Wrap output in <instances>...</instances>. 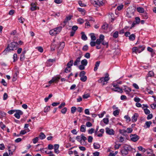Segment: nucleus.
Returning a JSON list of instances; mask_svg holds the SVG:
<instances>
[{
	"instance_id": "f257e3e1",
	"label": "nucleus",
	"mask_w": 156,
	"mask_h": 156,
	"mask_svg": "<svg viewBox=\"0 0 156 156\" xmlns=\"http://www.w3.org/2000/svg\"><path fill=\"white\" fill-rule=\"evenodd\" d=\"M19 47V44L16 42H12L9 44L6 48L5 49L3 53H6V52H9L11 51L16 50Z\"/></svg>"
},
{
	"instance_id": "f03ea898",
	"label": "nucleus",
	"mask_w": 156,
	"mask_h": 156,
	"mask_svg": "<svg viewBox=\"0 0 156 156\" xmlns=\"http://www.w3.org/2000/svg\"><path fill=\"white\" fill-rule=\"evenodd\" d=\"M135 10L132 8H129L127 9L126 16L128 18H131L134 16Z\"/></svg>"
},
{
	"instance_id": "7ed1b4c3",
	"label": "nucleus",
	"mask_w": 156,
	"mask_h": 156,
	"mask_svg": "<svg viewBox=\"0 0 156 156\" xmlns=\"http://www.w3.org/2000/svg\"><path fill=\"white\" fill-rule=\"evenodd\" d=\"M109 80V78H108V76H105V77H103L101 78L99 80H98V82L99 83H101L103 85H104L106 83L105 82H106Z\"/></svg>"
},
{
	"instance_id": "20e7f679",
	"label": "nucleus",
	"mask_w": 156,
	"mask_h": 156,
	"mask_svg": "<svg viewBox=\"0 0 156 156\" xmlns=\"http://www.w3.org/2000/svg\"><path fill=\"white\" fill-rule=\"evenodd\" d=\"M15 112L16 113L14 114V116L17 119H19L20 118V115L23 114V112L19 110H16Z\"/></svg>"
},
{
	"instance_id": "39448f33",
	"label": "nucleus",
	"mask_w": 156,
	"mask_h": 156,
	"mask_svg": "<svg viewBox=\"0 0 156 156\" xmlns=\"http://www.w3.org/2000/svg\"><path fill=\"white\" fill-rule=\"evenodd\" d=\"M104 36L102 34H101L99 37V38L97 39L95 41L96 44H100L102 41L104 39Z\"/></svg>"
},
{
	"instance_id": "423d86ee",
	"label": "nucleus",
	"mask_w": 156,
	"mask_h": 156,
	"mask_svg": "<svg viewBox=\"0 0 156 156\" xmlns=\"http://www.w3.org/2000/svg\"><path fill=\"white\" fill-rule=\"evenodd\" d=\"M131 140L133 142H136L139 138V137L136 134H131L130 135Z\"/></svg>"
},
{
	"instance_id": "0eeeda50",
	"label": "nucleus",
	"mask_w": 156,
	"mask_h": 156,
	"mask_svg": "<svg viewBox=\"0 0 156 156\" xmlns=\"http://www.w3.org/2000/svg\"><path fill=\"white\" fill-rule=\"evenodd\" d=\"M106 133L108 134L112 135H114L115 133V131L113 129H110L109 128L107 127L105 129Z\"/></svg>"
},
{
	"instance_id": "6e6552de",
	"label": "nucleus",
	"mask_w": 156,
	"mask_h": 156,
	"mask_svg": "<svg viewBox=\"0 0 156 156\" xmlns=\"http://www.w3.org/2000/svg\"><path fill=\"white\" fill-rule=\"evenodd\" d=\"M72 17L73 16L72 15L67 16L65 20L63 21V23H61V25H62L63 27H64L66 25L68 21L71 20Z\"/></svg>"
},
{
	"instance_id": "1a4fd4ad",
	"label": "nucleus",
	"mask_w": 156,
	"mask_h": 156,
	"mask_svg": "<svg viewBox=\"0 0 156 156\" xmlns=\"http://www.w3.org/2000/svg\"><path fill=\"white\" fill-rule=\"evenodd\" d=\"M60 76L53 77L51 80L49 81V83L51 84L52 83L56 82L58 81L60 79Z\"/></svg>"
},
{
	"instance_id": "9d476101",
	"label": "nucleus",
	"mask_w": 156,
	"mask_h": 156,
	"mask_svg": "<svg viewBox=\"0 0 156 156\" xmlns=\"http://www.w3.org/2000/svg\"><path fill=\"white\" fill-rule=\"evenodd\" d=\"M139 115L138 113H135L132 117V121L133 122H135L137 121V117Z\"/></svg>"
},
{
	"instance_id": "9b49d317",
	"label": "nucleus",
	"mask_w": 156,
	"mask_h": 156,
	"mask_svg": "<svg viewBox=\"0 0 156 156\" xmlns=\"http://www.w3.org/2000/svg\"><path fill=\"white\" fill-rule=\"evenodd\" d=\"M124 88L123 89L124 90L127 94H128L131 91V88L126 86H124Z\"/></svg>"
},
{
	"instance_id": "f8f14e48",
	"label": "nucleus",
	"mask_w": 156,
	"mask_h": 156,
	"mask_svg": "<svg viewBox=\"0 0 156 156\" xmlns=\"http://www.w3.org/2000/svg\"><path fill=\"white\" fill-rule=\"evenodd\" d=\"M137 47V51L138 53H140L143 51L145 49V47L143 46H139Z\"/></svg>"
},
{
	"instance_id": "ddd939ff",
	"label": "nucleus",
	"mask_w": 156,
	"mask_h": 156,
	"mask_svg": "<svg viewBox=\"0 0 156 156\" xmlns=\"http://www.w3.org/2000/svg\"><path fill=\"white\" fill-rule=\"evenodd\" d=\"M112 90L115 91H118L120 93H122L123 92V90L122 89L120 88L119 86L113 88L112 89Z\"/></svg>"
},
{
	"instance_id": "4468645a",
	"label": "nucleus",
	"mask_w": 156,
	"mask_h": 156,
	"mask_svg": "<svg viewBox=\"0 0 156 156\" xmlns=\"http://www.w3.org/2000/svg\"><path fill=\"white\" fill-rule=\"evenodd\" d=\"M119 133L123 136H126L127 135V130H126L123 129H119Z\"/></svg>"
},
{
	"instance_id": "2eb2a0df",
	"label": "nucleus",
	"mask_w": 156,
	"mask_h": 156,
	"mask_svg": "<svg viewBox=\"0 0 156 156\" xmlns=\"http://www.w3.org/2000/svg\"><path fill=\"white\" fill-rule=\"evenodd\" d=\"M50 34L52 36L55 35L57 34V32H56L54 28V29L51 30L49 31Z\"/></svg>"
},
{
	"instance_id": "dca6fc26",
	"label": "nucleus",
	"mask_w": 156,
	"mask_h": 156,
	"mask_svg": "<svg viewBox=\"0 0 156 156\" xmlns=\"http://www.w3.org/2000/svg\"><path fill=\"white\" fill-rule=\"evenodd\" d=\"M82 57V56H80L78 57L74 62L73 64L74 66H77L78 63L80 62V59Z\"/></svg>"
},
{
	"instance_id": "f3484780",
	"label": "nucleus",
	"mask_w": 156,
	"mask_h": 156,
	"mask_svg": "<svg viewBox=\"0 0 156 156\" xmlns=\"http://www.w3.org/2000/svg\"><path fill=\"white\" fill-rule=\"evenodd\" d=\"M31 7L30 9L32 11H34L37 9V7L35 5V4L34 3H32L31 4Z\"/></svg>"
},
{
	"instance_id": "a211bd4d",
	"label": "nucleus",
	"mask_w": 156,
	"mask_h": 156,
	"mask_svg": "<svg viewBox=\"0 0 156 156\" xmlns=\"http://www.w3.org/2000/svg\"><path fill=\"white\" fill-rule=\"evenodd\" d=\"M152 124V122L151 121H147L145 123V126H144V127L146 128H149L150 127L151 125Z\"/></svg>"
},
{
	"instance_id": "6ab92c4d",
	"label": "nucleus",
	"mask_w": 156,
	"mask_h": 156,
	"mask_svg": "<svg viewBox=\"0 0 156 156\" xmlns=\"http://www.w3.org/2000/svg\"><path fill=\"white\" fill-rule=\"evenodd\" d=\"M124 149L128 152L131 149V147L128 145H125L124 147Z\"/></svg>"
},
{
	"instance_id": "aec40b11",
	"label": "nucleus",
	"mask_w": 156,
	"mask_h": 156,
	"mask_svg": "<svg viewBox=\"0 0 156 156\" xmlns=\"http://www.w3.org/2000/svg\"><path fill=\"white\" fill-rule=\"evenodd\" d=\"M100 62L99 61H97L95 63V66L94 68V71H96L98 69V67L99 66L100 64Z\"/></svg>"
},
{
	"instance_id": "412c9836",
	"label": "nucleus",
	"mask_w": 156,
	"mask_h": 156,
	"mask_svg": "<svg viewBox=\"0 0 156 156\" xmlns=\"http://www.w3.org/2000/svg\"><path fill=\"white\" fill-rule=\"evenodd\" d=\"M73 60H71L67 64V66L68 68H71V67L73 65Z\"/></svg>"
},
{
	"instance_id": "4be33fe9",
	"label": "nucleus",
	"mask_w": 156,
	"mask_h": 156,
	"mask_svg": "<svg viewBox=\"0 0 156 156\" xmlns=\"http://www.w3.org/2000/svg\"><path fill=\"white\" fill-rule=\"evenodd\" d=\"M86 126L84 125H82L80 128V131L82 132H85L86 131Z\"/></svg>"
},
{
	"instance_id": "5701e85b",
	"label": "nucleus",
	"mask_w": 156,
	"mask_h": 156,
	"mask_svg": "<svg viewBox=\"0 0 156 156\" xmlns=\"http://www.w3.org/2000/svg\"><path fill=\"white\" fill-rule=\"evenodd\" d=\"M136 9L137 11L139 13H143L144 12V9L142 7H137Z\"/></svg>"
},
{
	"instance_id": "b1692460",
	"label": "nucleus",
	"mask_w": 156,
	"mask_h": 156,
	"mask_svg": "<svg viewBox=\"0 0 156 156\" xmlns=\"http://www.w3.org/2000/svg\"><path fill=\"white\" fill-rule=\"evenodd\" d=\"M94 147L95 149H98L100 148V145L98 143H94L93 144Z\"/></svg>"
},
{
	"instance_id": "393cba45",
	"label": "nucleus",
	"mask_w": 156,
	"mask_h": 156,
	"mask_svg": "<svg viewBox=\"0 0 156 156\" xmlns=\"http://www.w3.org/2000/svg\"><path fill=\"white\" fill-rule=\"evenodd\" d=\"M88 63L87 61V59H84L82 60L81 61V64L83 65V66H86L87 65Z\"/></svg>"
},
{
	"instance_id": "a878e982",
	"label": "nucleus",
	"mask_w": 156,
	"mask_h": 156,
	"mask_svg": "<svg viewBox=\"0 0 156 156\" xmlns=\"http://www.w3.org/2000/svg\"><path fill=\"white\" fill-rule=\"evenodd\" d=\"M78 10L79 12H81L83 15H84L85 14L86 12L84 9L81 8H78Z\"/></svg>"
},
{
	"instance_id": "bb28decb",
	"label": "nucleus",
	"mask_w": 156,
	"mask_h": 156,
	"mask_svg": "<svg viewBox=\"0 0 156 156\" xmlns=\"http://www.w3.org/2000/svg\"><path fill=\"white\" fill-rule=\"evenodd\" d=\"M90 1L92 4L93 3L94 4L98 5L99 6H100V5H102V3H101L100 2H99V1H96L94 0L93 2H92V0H90Z\"/></svg>"
},
{
	"instance_id": "cd10ccee",
	"label": "nucleus",
	"mask_w": 156,
	"mask_h": 156,
	"mask_svg": "<svg viewBox=\"0 0 156 156\" xmlns=\"http://www.w3.org/2000/svg\"><path fill=\"white\" fill-rule=\"evenodd\" d=\"M135 35L134 34H132L130 35L129 36V39L130 41H133L135 39Z\"/></svg>"
},
{
	"instance_id": "c85d7f7f",
	"label": "nucleus",
	"mask_w": 156,
	"mask_h": 156,
	"mask_svg": "<svg viewBox=\"0 0 156 156\" xmlns=\"http://www.w3.org/2000/svg\"><path fill=\"white\" fill-rule=\"evenodd\" d=\"M45 135L43 133L41 132L40 133V134L39 136V137L41 139L43 140L45 138Z\"/></svg>"
},
{
	"instance_id": "c756f323",
	"label": "nucleus",
	"mask_w": 156,
	"mask_h": 156,
	"mask_svg": "<svg viewBox=\"0 0 156 156\" xmlns=\"http://www.w3.org/2000/svg\"><path fill=\"white\" fill-rule=\"evenodd\" d=\"M81 34H82V36L81 37V38L82 40L86 41L87 39V37L86 35L84 34V32H82Z\"/></svg>"
},
{
	"instance_id": "7c9ffc66",
	"label": "nucleus",
	"mask_w": 156,
	"mask_h": 156,
	"mask_svg": "<svg viewBox=\"0 0 156 156\" xmlns=\"http://www.w3.org/2000/svg\"><path fill=\"white\" fill-rule=\"evenodd\" d=\"M121 152L122 155L124 156L127 155L128 154V152L124 149L122 150Z\"/></svg>"
},
{
	"instance_id": "2f4dec72",
	"label": "nucleus",
	"mask_w": 156,
	"mask_h": 156,
	"mask_svg": "<svg viewBox=\"0 0 156 156\" xmlns=\"http://www.w3.org/2000/svg\"><path fill=\"white\" fill-rule=\"evenodd\" d=\"M56 31L57 32V34H59L60 32L61 31L62 29V27H57L55 28Z\"/></svg>"
},
{
	"instance_id": "473e14b6",
	"label": "nucleus",
	"mask_w": 156,
	"mask_h": 156,
	"mask_svg": "<svg viewBox=\"0 0 156 156\" xmlns=\"http://www.w3.org/2000/svg\"><path fill=\"white\" fill-rule=\"evenodd\" d=\"M142 14V16L144 19H147L148 18V16L146 12H144Z\"/></svg>"
},
{
	"instance_id": "72a5a7b5",
	"label": "nucleus",
	"mask_w": 156,
	"mask_h": 156,
	"mask_svg": "<svg viewBox=\"0 0 156 156\" xmlns=\"http://www.w3.org/2000/svg\"><path fill=\"white\" fill-rule=\"evenodd\" d=\"M101 44L103 45H106V48H108V47L109 45L108 42H105L104 40L102 41Z\"/></svg>"
},
{
	"instance_id": "f704fd0d",
	"label": "nucleus",
	"mask_w": 156,
	"mask_h": 156,
	"mask_svg": "<svg viewBox=\"0 0 156 156\" xmlns=\"http://www.w3.org/2000/svg\"><path fill=\"white\" fill-rule=\"evenodd\" d=\"M87 80V77L85 76H81L80 78V80L83 82H85Z\"/></svg>"
},
{
	"instance_id": "c9c22d12",
	"label": "nucleus",
	"mask_w": 156,
	"mask_h": 156,
	"mask_svg": "<svg viewBox=\"0 0 156 156\" xmlns=\"http://www.w3.org/2000/svg\"><path fill=\"white\" fill-rule=\"evenodd\" d=\"M154 75V73L153 71H150L148 73V76L152 77Z\"/></svg>"
},
{
	"instance_id": "e433bc0d",
	"label": "nucleus",
	"mask_w": 156,
	"mask_h": 156,
	"mask_svg": "<svg viewBox=\"0 0 156 156\" xmlns=\"http://www.w3.org/2000/svg\"><path fill=\"white\" fill-rule=\"evenodd\" d=\"M104 122L106 124H107L108 123L109 120L108 118H104L103 119Z\"/></svg>"
},
{
	"instance_id": "4c0bfd02",
	"label": "nucleus",
	"mask_w": 156,
	"mask_h": 156,
	"mask_svg": "<svg viewBox=\"0 0 156 156\" xmlns=\"http://www.w3.org/2000/svg\"><path fill=\"white\" fill-rule=\"evenodd\" d=\"M119 114V111L118 110H115L113 112V114L115 116H116L118 115Z\"/></svg>"
},
{
	"instance_id": "58836bf2",
	"label": "nucleus",
	"mask_w": 156,
	"mask_h": 156,
	"mask_svg": "<svg viewBox=\"0 0 156 156\" xmlns=\"http://www.w3.org/2000/svg\"><path fill=\"white\" fill-rule=\"evenodd\" d=\"M50 109V106L46 107L44 109V112H48Z\"/></svg>"
},
{
	"instance_id": "ea45409f",
	"label": "nucleus",
	"mask_w": 156,
	"mask_h": 156,
	"mask_svg": "<svg viewBox=\"0 0 156 156\" xmlns=\"http://www.w3.org/2000/svg\"><path fill=\"white\" fill-rule=\"evenodd\" d=\"M76 108L75 107H73L71 108V112L73 114L76 112Z\"/></svg>"
},
{
	"instance_id": "a19ab883",
	"label": "nucleus",
	"mask_w": 156,
	"mask_h": 156,
	"mask_svg": "<svg viewBox=\"0 0 156 156\" xmlns=\"http://www.w3.org/2000/svg\"><path fill=\"white\" fill-rule=\"evenodd\" d=\"M77 21L80 24H82L84 22V20L81 18L78 19L77 20Z\"/></svg>"
},
{
	"instance_id": "79ce46f5",
	"label": "nucleus",
	"mask_w": 156,
	"mask_h": 156,
	"mask_svg": "<svg viewBox=\"0 0 156 156\" xmlns=\"http://www.w3.org/2000/svg\"><path fill=\"white\" fill-rule=\"evenodd\" d=\"M71 69L68 68V67H67L64 70V72L66 73H69L71 71Z\"/></svg>"
},
{
	"instance_id": "37998d69",
	"label": "nucleus",
	"mask_w": 156,
	"mask_h": 156,
	"mask_svg": "<svg viewBox=\"0 0 156 156\" xmlns=\"http://www.w3.org/2000/svg\"><path fill=\"white\" fill-rule=\"evenodd\" d=\"M88 49V46L87 45H85L83 48L82 50L84 51H87Z\"/></svg>"
},
{
	"instance_id": "c03bdc74",
	"label": "nucleus",
	"mask_w": 156,
	"mask_h": 156,
	"mask_svg": "<svg viewBox=\"0 0 156 156\" xmlns=\"http://www.w3.org/2000/svg\"><path fill=\"white\" fill-rule=\"evenodd\" d=\"M65 45V43L64 42H62L60 44L59 47L60 48V49H62L63 48Z\"/></svg>"
},
{
	"instance_id": "a18cd8bd",
	"label": "nucleus",
	"mask_w": 156,
	"mask_h": 156,
	"mask_svg": "<svg viewBox=\"0 0 156 156\" xmlns=\"http://www.w3.org/2000/svg\"><path fill=\"white\" fill-rule=\"evenodd\" d=\"M25 58V55L23 54H21L20 56V59L21 61H23L24 60Z\"/></svg>"
},
{
	"instance_id": "49530a36",
	"label": "nucleus",
	"mask_w": 156,
	"mask_h": 156,
	"mask_svg": "<svg viewBox=\"0 0 156 156\" xmlns=\"http://www.w3.org/2000/svg\"><path fill=\"white\" fill-rule=\"evenodd\" d=\"M147 50L148 51L152 53L153 54H155V53L153 51V50L152 48L150 47H148L147 48Z\"/></svg>"
},
{
	"instance_id": "de8ad7c7",
	"label": "nucleus",
	"mask_w": 156,
	"mask_h": 156,
	"mask_svg": "<svg viewBox=\"0 0 156 156\" xmlns=\"http://www.w3.org/2000/svg\"><path fill=\"white\" fill-rule=\"evenodd\" d=\"M94 129L93 128H91L90 129L88 130V133L89 134H92L94 132Z\"/></svg>"
},
{
	"instance_id": "09e8293b",
	"label": "nucleus",
	"mask_w": 156,
	"mask_h": 156,
	"mask_svg": "<svg viewBox=\"0 0 156 156\" xmlns=\"http://www.w3.org/2000/svg\"><path fill=\"white\" fill-rule=\"evenodd\" d=\"M38 138H39L37 137L33 139V143L34 144H36L37 142L39 140Z\"/></svg>"
},
{
	"instance_id": "8fccbe9b",
	"label": "nucleus",
	"mask_w": 156,
	"mask_h": 156,
	"mask_svg": "<svg viewBox=\"0 0 156 156\" xmlns=\"http://www.w3.org/2000/svg\"><path fill=\"white\" fill-rule=\"evenodd\" d=\"M67 108H66L65 107L62 109V110L61 111V112L62 113V114H65L66 113V112H67Z\"/></svg>"
},
{
	"instance_id": "3c124183",
	"label": "nucleus",
	"mask_w": 156,
	"mask_h": 156,
	"mask_svg": "<svg viewBox=\"0 0 156 156\" xmlns=\"http://www.w3.org/2000/svg\"><path fill=\"white\" fill-rule=\"evenodd\" d=\"M93 138L91 136H89L88 137V141L89 143H91L92 141Z\"/></svg>"
},
{
	"instance_id": "603ef678",
	"label": "nucleus",
	"mask_w": 156,
	"mask_h": 156,
	"mask_svg": "<svg viewBox=\"0 0 156 156\" xmlns=\"http://www.w3.org/2000/svg\"><path fill=\"white\" fill-rule=\"evenodd\" d=\"M144 111L145 113L146 114H149L150 112V110L149 109H147V108H146V109H144Z\"/></svg>"
},
{
	"instance_id": "864d4df0",
	"label": "nucleus",
	"mask_w": 156,
	"mask_h": 156,
	"mask_svg": "<svg viewBox=\"0 0 156 156\" xmlns=\"http://www.w3.org/2000/svg\"><path fill=\"white\" fill-rule=\"evenodd\" d=\"M124 118L126 119V121L128 122H130L131 121L130 118L128 115H125L124 116Z\"/></svg>"
},
{
	"instance_id": "5fc2aeb1",
	"label": "nucleus",
	"mask_w": 156,
	"mask_h": 156,
	"mask_svg": "<svg viewBox=\"0 0 156 156\" xmlns=\"http://www.w3.org/2000/svg\"><path fill=\"white\" fill-rule=\"evenodd\" d=\"M0 127L2 129H3L5 127V126L3 123L2 122H0Z\"/></svg>"
},
{
	"instance_id": "6e6d98bb",
	"label": "nucleus",
	"mask_w": 156,
	"mask_h": 156,
	"mask_svg": "<svg viewBox=\"0 0 156 156\" xmlns=\"http://www.w3.org/2000/svg\"><path fill=\"white\" fill-rule=\"evenodd\" d=\"M86 73L84 71H81L79 74V76L80 77H81L82 76H84V75Z\"/></svg>"
},
{
	"instance_id": "4d7b16f0",
	"label": "nucleus",
	"mask_w": 156,
	"mask_h": 156,
	"mask_svg": "<svg viewBox=\"0 0 156 156\" xmlns=\"http://www.w3.org/2000/svg\"><path fill=\"white\" fill-rule=\"evenodd\" d=\"M118 36V32L116 31L113 34V37L115 38H117Z\"/></svg>"
},
{
	"instance_id": "13d9d810",
	"label": "nucleus",
	"mask_w": 156,
	"mask_h": 156,
	"mask_svg": "<svg viewBox=\"0 0 156 156\" xmlns=\"http://www.w3.org/2000/svg\"><path fill=\"white\" fill-rule=\"evenodd\" d=\"M85 66H83V65L81 64L79 66V68L80 69V70H83L85 69Z\"/></svg>"
},
{
	"instance_id": "bf43d9fd",
	"label": "nucleus",
	"mask_w": 156,
	"mask_h": 156,
	"mask_svg": "<svg viewBox=\"0 0 156 156\" xmlns=\"http://www.w3.org/2000/svg\"><path fill=\"white\" fill-rule=\"evenodd\" d=\"M84 57L87 58H90V53L88 52H87V53H86V54L84 55Z\"/></svg>"
},
{
	"instance_id": "052dcab7",
	"label": "nucleus",
	"mask_w": 156,
	"mask_h": 156,
	"mask_svg": "<svg viewBox=\"0 0 156 156\" xmlns=\"http://www.w3.org/2000/svg\"><path fill=\"white\" fill-rule=\"evenodd\" d=\"M136 21H135L136 23L137 24H139L140 21V19L139 17H136L135 18Z\"/></svg>"
},
{
	"instance_id": "680f3d73",
	"label": "nucleus",
	"mask_w": 156,
	"mask_h": 156,
	"mask_svg": "<svg viewBox=\"0 0 156 156\" xmlns=\"http://www.w3.org/2000/svg\"><path fill=\"white\" fill-rule=\"evenodd\" d=\"M13 58L14 59V62H15L17 60V55L16 54H14L13 56Z\"/></svg>"
},
{
	"instance_id": "e2e57ef3",
	"label": "nucleus",
	"mask_w": 156,
	"mask_h": 156,
	"mask_svg": "<svg viewBox=\"0 0 156 156\" xmlns=\"http://www.w3.org/2000/svg\"><path fill=\"white\" fill-rule=\"evenodd\" d=\"M81 140L85 141L87 140V138L84 136L83 134L81 135Z\"/></svg>"
},
{
	"instance_id": "0e129e2a",
	"label": "nucleus",
	"mask_w": 156,
	"mask_h": 156,
	"mask_svg": "<svg viewBox=\"0 0 156 156\" xmlns=\"http://www.w3.org/2000/svg\"><path fill=\"white\" fill-rule=\"evenodd\" d=\"M6 114L3 112L0 111V117L1 118L2 117H4L5 116Z\"/></svg>"
},
{
	"instance_id": "69168bd1",
	"label": "nucleus",
	"mask_w": 156,
	"mask_h": 156,
	"mask_svg": "<svg viewBox=\"0 0 156 156\" xmlns=\"http://www.w3.org/2000/svg\"><path fill=\"white\" fill-rule=\"evenodd\" d=\"M138 149L140 151H143L144 152H145V150L144 148L141 146H139L138 147Z\"/></svg>"
},
{
	"instance_id": "338daca9",
	"label": "nucleus",
	"mask_w": 156,
	"mask_h": 156,
	"mask_svg": "<svg viewBox=\"0 0 156 156\" xmlns=\"http://www.w3.org/2000/svg\"><path fill=\"white\" fill-rule=\"evenodd\" d=\"M123 5H121L118 6L117 7V9L119 10L120 11L123 8Z\"/></svg>"
},
{
	"instance_id": "774afa93",
	"label": "nucleus",
	"mask_w": 156,
	"mask_h": 156,
	"mask_svg": "<svg viewBox=\"0 0 156 156\" xmlns=\"http://www.w3.org/2000/svg\"><path fill=\"white\" fill-rule=\"evenodd\" d=\"M90 44L91 47H94L96 45V44L95 42L92 41L90 43Z\"/></svg>"
}]
</instances>
